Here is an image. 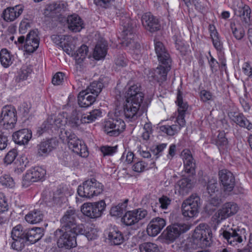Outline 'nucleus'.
<instances>
[{
  "label": "nucleus",
  "instance_id": "a878e982",
  "mask_svg": "<svg viewBox=\"0 0 252 252\" xmlns=\"http://www.w3.org/2000/svg\"><path fill=\"white\" fill-rule=\"evenodd\" d=\"M148 215L146 210L139 208L126 213L122 218V220H140L145 219Z\"/></svg>",
  "mask_w": 252,
  "mask_h": 252
},
{
  "label": "nucleus",
  "instance_id": "7ed1b4c3",
  "mask_svg": "<svg viewBox=\"0 0 252 252\" xmlns=\"http://www.w3.org/2000/svg\"><path fill=\"white\" fill-rule=\"evenodd\" d=\"M120 23L123 27L121 34L123 45L129 47L132 50L135 49L136 54H138V50L140 48V45L134 41V35L133 33L132 20L128 17H124L121 19Z\"/></svg>",
  "mask_w": 252,
  "mask_h": 252
},
{
  "label": "nucleus",
  "instance_id": "473e14b6",
  "mask_svg": "<svg viewBox=\"0 0 252 252\" xmlns=\"http://www.w3.org/2000/svg\"><path fill=\"white\" fill-rule=\"evenodd\" d=\"M223 237L227 240V242L231 245L235 246L238 243L242 242V238L236 232L235 230H233L231 232L227 231H224L223 232Z\"/></svg>",
  "mask_w": 252,
  "mask_h": 252
},
{
  "label": "nucleus",
  "instance_id": "cd10ccee",
  "mask_svg": "<svg viewBox=\"0 0 252 252\" xmlns=\"http://www.w3.org/2000/svg\"><path fill=\"white\" fill-rule=\"evenodd\" d=\"M191 187V180L188 178H183L176 185L175 193L178 192L179 194L184 195L189 192Z\"/></svg>",
  "mask_w": 252,
  "mask_h": 252
},
{
  "label": "nucleus",
  "instance_id": "09e8293b",
  "mask_svg": "<svg viewBox=\"0 0 252 252\" xmlns=\"http://www.w3.org/2000/svg\"><path fill=\"white\" fill-rule=\"evenodd\" d=\"M173 39L175 41V47L177 50H179L182 54H185L188 48L185 41L180 37L177 36H174Z\"/></svg>",
  "mask_w": 252,
  "mask_h": 252
},
{
  "label": "nucleus",
  "instance_id": "5fc2aeb1",
  "mask_svg": "<svg viewBox=\"0 0 252 252\" xmlns=\"http://www.w3.org/2000/svg\"><path fill=\"white\" fill-rule=\"evenodd\" d=\"M117 146H103L100 148V151L104 156H112L117 152Z\"/></svg>",
  "mask_w": 252,
  "mask_h": 252
},
{
  "label": "nucleus",
  "instance_id": "0e129e2a",
  "mask_svg": "<svg viewBox=\"0 0 252 252\" xmlns=\"http://www.w3.org/2000/svg\"><path fill=\"white\" fill-rule=\"evenodd\" d=\"M115 0H94V3L98 6L107 8L109 7Z\"/></svg>",
  "mask_w": 252,
  "mask_h": 252
},
{
  "label": "nucleus",
  "instance_id": "58836bf2",
  "mask_svg": "<svg viewBox=\"0 0 252 252\" xmlns=\"http://www.w3.org/2000/svg\"><path fill=\"white\" fill-rule=\"evenodd\" d=\"M103 87V85L101 81H94L91 83L85 91L87 92H88L89 94L90 93L93 94V95L96 97L101 92Z\"/></svg>",
  "mask_w": 252,
  "mask_h": 252
},
{
  "label": "nucleus",
  "instance_id": "2f4dec72",
  "mask_svg": "<svg viewBox=\"0 0 252 252\" xmlns=\"http://www.w3.org/2000/svg\"><path fill=\"white\" fill-rule=\"evenodd\" d=\"M54 148L51 140L42 141L37 146V154L39 156H46Z\"/></svg>",
  "mask_w": 252,
  "mask_h": 252
},
{
  "label": "nucleus",
  "instance_id": "052dcab7",
  "mask_svg": "<svg viewBox=\"0 0 252 252\" xmlns=\"http://www.w3.org/2000/svg\"><path fill=\"white\" fill-rule=\"evenodd\" d=\"M31 27V22L28 19H23L20 23L19 26V32L24 34Z\"/></svg>",
  "mask_w": 252,
  "mask_h": 252
},
{
  "label": "nucleus",
  "instance_id": "4c0bfd02",
  "mask_svg": "<svg viewBox=\"0 0 252 252\" xmlns=\"http://www.w3.org/2000/svg\"><path fill=\"white\" fill-rule=\"evenodd\" d=\"M173 247L177 252H188L191 248V241L189 239L180 240Z\"/></svg>",
  "mask_w": 252,
  "mask_h": 252
},
{
  "label": "nucleus",
  "instance_id": "393cba45",
  "mask_svg": "<svg viewBox=\"0 0 252 252\" xmlns=\"http://www.w3.org/2000/svg\"><path fill=\"white\" fill-rule=\"evenodd\" d=\"M155 49L159 62L161 63L168 64L171 63L169 54L167 52L163 44L160 41L155 43Z\"/></svg>",
  "mask_w": 252,
  "mask_h": 252
},
{
  "label": "nucleus",
  "instance_id": "4be33fe9",
  "mask_svg": "<svg viewBox=\"0 0 252 252\" xmlns=\"http://www.w3.org/2000/svg\"><path fill=\"white\" fill-rule=\"evenodd\" d=\"M23 10L24 8L22 5H16L13 7H8L3 10L2 17L6 22H12L22 13Z\"/></svg>",
  "mask_w": 252,
  "mask_h": 252
},
{
  "label": "nucleus",
  "instance_id": "bb28decb",
  "mask_svg": "<svg viewBox=\"0 0 252 252\" xmlns=\"http://www.w3.org/2000/svg\"><path fill=\"white\" fill-rule=\"evenodd\" d=\"M107 53V43L104 40L98 42L94 50L93 57L97 61L104 59Z\"/></svg>",
  "mask_w": 252,
  "mask_h": 252
},
{
  "label": "nucleus",
  "instance_id": "72a5a7b5",
  "mask_svg": "<svg viewBox=\"0 0 252 252\" xmlns=\"http://www.w3.org/2000/svg\"><path fill=\"white\" fill-rule=\"evenodd\" d=\"M209 31L214 47L217 50H220L222 46V43L215 26L210 25Z\"/></svg>",
  "mask_w": 252,
  "mask_h": 252
},
{
  "label": "nucleus",
  "instance_id": "e433bc0d",
  "mask_svg": "<svg viewBox=\"0 0 252 252\" xmlns=\"http://www.w3.org/2000/svg\"><path fill=\"white\" fill-rule=\"evenodd\" d=\"M32 69L31 65H24L18 72L16 78V81L20 82L27 79L28 77L31 74Z\"/></svg>",
  "mask_w": 252,
  "mask_h": 252
},
{
  "label": "nucleus",
  "instance_id": "603ef678",
  "mask_svg": "<svg viewBox=\"0 0 252 252\" xmlns=\"http://www.w3.org/2000/svg\"><path fill=\"white\" fill-rule=\"evenodd\" d=\"M217 185V181L216 178L212 177L209 179L207 189L210 196H212L213 194H215L216 191H218Z\"/></svg>",
  "mask_w": 252,
  "mask_h": 252
},
{
  "label": "nucleus",
  "instance_id": "aec40b11",
  "mask_svg": "<svg viewBox=\"0 0 252 252\" xmlns=\"http://www.w3.org/2000/svg\"><path fill=\"white\" fill-rule=\"evenodd\" d=\"M141 21L143 27L151 32H154L159 29L160 26L158 19L150 13H146L143 15Z\"/></svg>",
  "mask_w": 252,
  "mask_h": 252
},
{
  "label": "nucleus",
  "instance_id": "f257e3e1",
  "mask_svg": "<svg viewBox=\"0 0 252 252\" xmlns=\"http://www.w3.org/2000/svg\"><path fill=\"white\" fill-rule=\"evenodd\" d=\"M178 106L176 122L178 125H164L160 126V129L168 135L173 136L177 134L186 125L185 115L188 109L187 103L184 101L182 94L178 91L175 101Z\"/></svg>",
  "mask_w": 252,
  "mask_h": 252
},
{
  "label": "nucleus",
  "instance_id": "9d476101",
  "mask_svg": "<svg viewBox=\"0 0 252 252\" xmlns=\"http://www.w3.org/2000/svg\"><path fill=\"white\" fill-rule=\"evenodd\" d=\"M212 233L209 227L205 223L200 224L194 230L193 237L198 241V243L203 247L209 246L210 244Z\"/></svg>",
  "mask_w": 252,
  "mask_h": 252
},
{
  "label": "nucleus",
  "instance_id": "1a4fd4ad",
  "mask_svg": "<svg viewBox=\"0 0 252 252\" xmlns=\"http://www.w3.org/2000/svg\"><path fill=\"white\" fill-rule=\"evenodd\" d=\"M105 207L106 204L104 201L100 200L94 203H84L81 207V211L84 215L92 219H95L101 216Z\"/></svg>",
  "mask_w": 252,
  "mask_h": 252
},
{
  "label": "nucleus",
  "instance_id": "6e6d98bb",
  "mask_svg": "<svg viewBox=\"0 0 252 252\" xmlns=\"http://www.w3.org/2000/svg\"><path fill=\"white\" fill-rule=\"evenodd\" d=\"M128 61L124 54L118 55L115 60V63L117 67H123L127 65Z\"/></svg>",
  "mask_w": 252,
  "mask_h": 252
},
{
  "label": "nucleus",
  "instance_id": "a211bd4d",
  "mask_svg": "<svg viewBox=\"0 0 252 252\" xmlns=\"http://www.w3.org/2000/svg\"><path fill=\"white\" fill-rule=\"evenodd\" d=\"M125 100L143 102L144 94L141 92L140 86L134 84L128 87L125 94Z\"/></svg>",
  "mask_w": 252,
  "mask_h": 252
},
{
  "label": "nucleus",
  "instance_id": "c9c22d12",
  "mask_svg": "<svg viewBox=\"0 0 252 252\" xmlns=\"http://www.w3.org/2000/svg\"><path fill=\"white\" fill-rule=\"evenodd\" d=\"M128 200L125 199L123 202L119 203L117 205L112 207L110 211V214L111 216L118 217L122 216L123 211L126 209Z\"/></svg>",
  "mask_w": 252,
  "mask_h": 252
},
{
  "label": "nucleus",
  "instance_id": "e2e57ef3",
  "mask_svg": "<svg viewBox=\"0 0 252 252\" xmlns=\"http://www.w3.org/2000/svg\"><path fill=\"white\" fill-rule=\"evenodd\" d=\"M8 136L0 130V150L6 148L8 143Z\"/></svg>",
  "mask_w": 252,
  "mask_h": 252
},
{
  "label": "nucleus",
  "instance_id": "b1692460",
  "mask_svg": "<svg viewBox=\"0 0 252 252\" xmlns=\"http://www.w3.org/2000/svg\"><path fill=\"white\" fill-rule=\"evenodd\" d=\"M43 235V229L40 227L29 229L25 233L27 245L32 244L39 240Z\"/></svg>",
  "mask_w": 252,
  "mask_h": 252
},
{
  "label": "nucleus",
  "instance_id": "0eeeda50",
  "mask_svg": "<svg viewBox=\"0 0 252 252\" xmlns=\"http://www.w3.org/2000/svg\"><path fill=\"white\" fill-rule=\"evenodd\" d=\"M66 36L63 35L54 34L51 36L53 41L61 47L62 49L67 54L70 55L73 58L75 61L76 69L75 71L77 74L78 61L77 57L78 56V52L79 51V47H76L73 44H65L64 42L65 40Z\"/></svg>",
  "mask_w": 252,
  "mask_h": 252
},
{
  "label": "nucleus",
  "instance_id": "49530a36",
  "mask_svg": "<svg viewBox=\"0 0 252 252\" xmlns=\"http://www.w3.org/2000/svg\"><path fill=\"white\" fill-rule=\"evenodd\" d=\"M0 184L7 188H12L15 186V182L10 175L4 174L0 176Z\"/></svg>",
  "mask_w": 252,
  "mask_h": 252
},
{
  "label": "nucleus",
  "instance_id": "a18cd8bd",
  "mask_svg": "<svg viewBox=\"0 0 252 252\" xmlns=\"http://www.w3.org/2000/svg\"><path fill=\"white\" fill-rule=\"evenodd\" d=\"M44 215L39 210L30 212L25 217V220H42Z\"/></svg>",
  "mask_w": 252,
  "mask_h": 252
},
{
  "label": "nucleus",
  "instance_id": "f03ea898",
  "mask_svg": "<svg viewBox=\"0 0 252 252\" xmlns=\"http://www.w3.org/2000/svg\"><path fill=\"white\" fill-rule=\"evenodd\" d=\"M74 221H63L61 230H59L61 235L57 240V245L60 248L70 249L77 246L76 237L78 228Z\"/></svg>",
  "mask_w": 252,
  "mask_h": 252
},
{
  "label": "nucleus",
  "instance_id": "412c9836",
  "mask_svg": "<svg viewBox=\"0 0 252 252\" xmlns=\"http://www.w3.org/2000/svg\"><path fill=\"white\" fill-rule=\"evenodd\" d=\"M12 138L14 142L17 144H27L32 138V132L30 129L24 128L14 132Z\"/></svg>",
  "mask_w": 252,
  "mask_h": 252
},
{
  "label": "nucleus",
  "instance_id": "2eb2a0df",
  "mask_svg": "<svg viewBox=\"0 0 252 252\" xmlns=\"http://www.w3.org/2000/svg\"><path fill=\"white\" fill-rule=\"evenodd\" d=\"M219 177L224 191L227 192L231 191L235 185V179L232 173L226 169H222L219 172Z\"/></svg>",
  "mask_w": 252,
  "mask_h": 252
},
{
  "label": "nucleus",
  "instance_id": "13d9d810",
  "mask_svg": "<svg viewBox=\"0 0 252 252\" xmlns=\"http://www.w3.org/2000/svg\"><path fill=\"white\" fill-rule=\"evenodd\" d=\"M17 156V152L15 149L9 151L6 155L4 158V162L7 164H11Z\"/></svg>",
  "mask_w": 252,
  "mask_h": 252
},
{
  "label": "nucleus",
  "instance_id": "79ce46f5",
  "mask_svg": "<svg viewBox=\"0 0 252 252\" xmlns=\"http://www.w3.org/2000/svg\"><path fill=\"white\" fill-rule=\"evenodd\" d=\"M67 23L70 30L75 32L78 31L79 18L77 14L69 15L67 18Z\"/></svg>",
  "mask_w": 252,
  "mask_h": 252
},
{
  "label": "nucleus",
  "instance_id": "37998d69",
  "mask_svg": "<svg viewBox=\"0 0 252 252\" xmlns=\"http://www.w3.org/2000/svg\"><path fill=\"white\" fill-rule=\"evenodd\" d=\"M140 252H160L158 246L153 243H144L139 245Z\"/></svg>",
  "mask_w": 252,
  "mask_h": 252
},
{
  "label": "nucleus",
  "instance_id": "c03bdc74",
  "mask_svg": "<svg viewBox=\"0 0 252 252\" xmlns=\"http://www.w3.org/2000/svg\"><path fill=\"white\" fill-rule=\"evenodd\" d=\"M78 141L79 139L74 134H71L68 136V145L69 149H70L73 152L78 154Z\"/></svg>",
  "mask_w": 252,
  "mask_h": 252
},
{
  "label": "nucleus",
  "instance_id": "774afa93",
  "mask_svg": "<svg viewBox=\"0 0 252 252\" xmlns=\"http://www.w3.org/2000/svg\"><path fill=\"white\" fill-rule=\"evenodd\" d=\"M158 200L160 205V207L162 209H166L171 203V199L166 196H162Z\"/></svg>",
  "mask_w": 252,
  "mask_h": 252
},
{
  "label": "nucleus",
  "instance_id": "ddd939ff",
  "mask_svg": "<svg viewBox=\"0 0 252 252\" xmlns=\"http://www.w3.org/2000/svg\"><path fill=\"white\" fill-rule=\"evenodd\" d=\"M239 210L238 205L233 202L225 203L215 215V220H222L235 214Z\"/></svg>",
  "mask_w": 252,
  "mask_h": 252
},
{
  "label": "nucleus",
  "instance_id": "c85d7f7f",
  "mask_svg": "<svg viewBox=\"0 0 252 252\" xmlns=\"http://www.w3.org/2000/svg\"><path fill=\"white\" fill-rule=\"evenodd\" d=\"M166 221H150L147 227V232L149 236L155 237L160 233L165 226Z\"/></svg>",
  "mask_w": 252,
  "mask_h": 252
},
{
  "label": "nucleus",
  "instance_id": "ea45409f",
  "mask_svg": "<svg viewBox=\"0 0 252 252\" xmlns=\"http://www.w3.org/2000/svg\"><path fill=\"white\" fill-rule=\"evenodd\" d=\"M91 184H92V181L87 180L83 183L82 186H80V196L86 198L93 197Z\"/></svg>",
  "mask_w": 252,
  "mask_h": 252
},
{
  "label": "nucleus",
  "instance_id": "f3484780",
  "mask_svg": "<svg viewBox=\"0 0 252 252\" xmlns=\"http://www.w3.org/2000/svg\"><path fill=\"white\" fill-rule=\"evenodd\" d=\"M39 44V38L38 31L34 30L30 31L27 35L25 40L24 48L27 52L32 53L38 47Z\"/></svg>",
  "mask_w": 252,
  "mask_h": 252
},
{
  "label": "nucleus",
  "instance_id": "8fccbe9b",
  "mask_svg": "<svg viewBox=\"0 0 252 252\" xmlns=\"http://www.w3.org/2000/svg\"><path fill=\"white\" fill-rule=\"evenodd\" d=\"M92 184L91 186V191L93 196H97L103 190V186L102 184L97 182L95 179H91Z\"/></svg>",
  "mask_w": 252,
  "mask_h": 252
},
{
  "label": "nucleus",
  "instance_id": "864d4df0",
  "mask_svg": "<svg viewBox=\"0 0 252 252\" xmlns=\"http://www.w3.org/2000/svg\"><path fill=\"white\" fill-rule=\"evenodd\" d=\"M134 157V154L132 152L125 151L123 154L120 160L125 163L130 164L133 161Z\"/></svg>",
  "mask_w": 252,
  "mask_h": 252
},
{
  "label": "nucleus",
  "instance_id": "6e6552de",
  "mask_svg": "<svg viewBox=\"0 0 252 252\" xmlns=\"http://www.w3.org/2000/svg\"><path fill=\"white\" fill-rule=\"evenodd\" d=\"M17 111L12 105H6L2 109L0 125L7 129L13 128L17 121Z\"/></svg>",
  "mask_w": 252,
  "mask_h": 252
},
{
  "label": "nucleus",
  "instance_id": "a19ab883",
  "mask_svg": "<svg viewBox=\"0 0 252 252\" xmlns=\"http://www.w3.org/2000/svg\"><path fill=\"white\" fill-rule=\"evenodd\" d=\"M232 32L234 37L238 40H242L245 35L243 27L239 24L231 25Z\"/></svg>",
  "mask_w": 252,
  "mask_h": 252
},
{
  "label": "nucleus",
  "instance_id": "f704fd0d",
  "mask_svg": "<svg viewBox=\"0 0 252 252\" xmlns=\"http://www.w3.org/2000/svg\"><path fill=\"white\" fill-rule=\"evenodd\" d=\"M101 117V112L100 110L94 109L88 113L82 115L80 121L82 123H90Z\"/></svg>",
  "mask_w": 252,
  "mask_h": 252
},
{
  "label": "nucleus",
  "instance_id": "3c124183",
  "mask_svg": "<svg viewBox=\"0 0 252 252\" xmlns=\"http://www.w3.org/2000/svg\"><path fill=\"white\" fill-rule=\"evenodd\" d=\"M25 233L23 231L22 225H17L13 228L11 231V238L17 239L25 238Z\"/></svg>",
  "mask_w": 252,
  "mask_h": 252
},
{
  "label": "nucleus",
  "instance_id": "6ab92c4d",
  "mask_svg": "<svg viewBox=\"0 0 252 252\" xmlns=\"http://www.w3.org/2000/svg\"><path fill=\"white\" fill-rule=\"evenodd\" d=\"M183 160L185 172L193 175L195 174V164L191 152L188 149L184 150L181 154Z\"/></svg>",
  "mask_w": 252,
  "mask_h": 252
},
{
  "label": "nucleus",
  "instance_id": "7c9ffc66",
  "mask_svg": "<svg viewBox=\"0 0 252 252\" xmlns=\"http://www.w3.org/2000/svg\"><path fill=\"white\" fill-rule=\"evenodd\" d=\"M14 61V57L5 48L2 49L0 52V62L2 66L7 68Z\"/></svg>",
  "mask_w": 252,
  "mask_h": 252
},
{
  "label": "nucleus",
  "instance_id": "de8ad7c7",
  "mask_svg": "<svg viewBox=\"0 0 252 252\" xmlns=\"http://www.w3.org/2000/svg\"><path fill=\"white\" fill-rule=\"evenodd\" d=\"M27 245L25 238L12 239L11 247L12 249L17 251H21L25 246Z\"/></svg>",
  "mask_w": 252,
  "mask_h": 252
},
{
  "label": "nucleus",
  "instance_id": "9b49d317",
  "mask_svg": "<svg viewBox=\"0 0 252 252\" xmlns=\"http://www.w3.org/2000/svg\"><path fill=\"white\" fill-rule=\"evenodd\" d=\"M142 102L125 100L123 103V112L125 117L130 121L136 120L140 115L139 111Z\"/></svg>",
  "mask_w": 252,
  "mask_h": 252
},
{
  "label": "nucleus",
  "instance_id": "c756f323",
  "mask_svg": "<svg viewBox=\"0 0 252 252\" xmlns=\"http://www.w3.org/2000/svg\"><path fill=\"white\" fill-rule=\"evenodd\" d=\"M96 97L89 94V92L82 90L80 92V107L86 108L92 105L95 101Z\"/></svg>",
  "mask_w": 252,
  "mask_h": 252
},
{
  "label": "nucleus",
  "instance_id": "4468645a",
  "mask_svg": "<svg viewBox=\"0 0 252 252\" xmlns=\"http://www.w3.org/2000/svg\"><path fill=\"white\" fill-rule=\"evenodd\" d=\"M170 63H161L155 69L149 72V78H152L159 84L165 82L167 79V73L170 69Z\"/></svg>",
  "mask_w": 252,
  "mask_h": 252
},
{
  "label": "nucleus",
  "instance_id": "20e7f679",
  "mask_svg": "<svg viewBox=\"0 0 252 252\" xmlns=\"http://www.w3.org/2000/svg\"><path fill=\"white\" fill-rule=\"evenodd\" d=\"M192 224L189 221H177L168 226L162 234L163 238L167 243H172L177 239L181 234L188 231Z\"/></svg>",
  "mask_w": 252,
  "mask_h": 252
},
{
  "label": "nucleus",
  "instance_id": "69168bd1",
  "mask_svg": "<svg viewBox=\"0 0 252 252\" xmlns=\"http://www.w3.org/2000/svg\"><path fill=\"white\" fill-rule=\"evenodd\" d=\"M241 12L242 13L241 16H243L244 20L245 23H248L250 21L251 9L248 6H245L241 9Z\"/></svg>",
  "mask_w": 252,
  "mask_h": 252
},
{
  "label": "nucleus",
  "instance_id": "338daca9",
  "mask_svg": "<svg viewBox=\"0 0 252 252\" xmlns=\"http://www.w3.org/2000/svg\"><path fill=\"white\" fill-rule=\"evenodd\" d=\"M127 227V230L128 231L135 230L138 229L141 226V224L139 221H123Z\"/></svg>",
  "mask_w": 252,
  "mask_h": 252
},
{
  "label": "nucleus",
  "instance_id": "5701e85b",
  "mask_svg": "<svg viewBox=\"0 0 252 252\" xmlns=\"http://www.w3.org/2000/svg\"><path fill=\"white\" fill-rule=\"evenodd\" d=\"M83 226V228L80 226V234L85 235L88 240H94L99 236V229L90 221H87Z\"/></svg>",
  "mask_w": 252,
  "mask_h": 252
},
{
  "label": "nucleus",
  "instance_id": "39448f33",
  "mask_svg": "<svg viewBox=\"0 0 252 252\" xmlns=\"http://www.w3.org/2000/svg\"><path fill=\"white\" fill-rule=\"evenodd\" d=\"M125 122L121 119L109 118L102 123V130L109 136H119L125 129Z\"/></svg>",
  "mask_w": 252,
  "mask_h": 252
},
{
  "label": "nucleus",
  "instance_id": "dca6fc26",
  "mask_svg": "<svg viewBox=\"0 0 252 252\" xmlns=\"http://www.w3.org/2000/svg\"><path fill=\"white\" fill-rule=\"evenodd\" d=\"M104 235L111 245H119L124 241L123 234L115 226L108 227L104 231Z\"/></svg>",
  "mask_w": 252,
  "mask_h": 252
},
{
  "label": "nucleus",
  "instance_id": "f8f14e48",
  "mask_svg": "<svg viewBox=\"0 0 252 252\" xmlns=\"http://www.w3.org/2000/svg\"><path fill=\"white\" fill-rule=\"evenodd\" d=\"M46 174L45 170L39 166L35 167L27 171L23 177L22 185L27 188L32 183L43 179Z\"/></svg>",
  "mask_w": 252,
  "mask_h": 252
},
{
  "label": "nucleus",
  "instance_id": "680f3d73",
  "mask_svg": "<svg viewBox=\"0 0 252 252\" xmlns=\"http://www.w3.org/2000/svg\"><path fill=\"white\" fill-rule=\"evenodd\" d=\"M56 6V2L50 3L46 8V14L49 15L50 16H54L55 15L57 14Z\"/></svg>",
  "mask_w": 252,
  "mask_h": 252
},
{
  "label": "nucleus",
  "instance_id": "4d7b16f0",
  "mask_svg": "<svg viewBox=\"0 0 252 252\" xmlns=\"http://www.w3.org/2000/svg\"><path fill=\"white\" fill-rule=\"evenodd\" d=\"M147 167V164L142 160L136 162L132 166V170L136 172H143Z\"/></svg>",
  "mask_w": 252,
  "mask_h": 252
},
{
  "label": "nucleus",
  "instance_id": "bf43d9fd",
  "mask_svg": "<svg viewBox=\"0 0 252 252\" xmlns=\"http://www.w3.org/2000/svg\"><path fill=\"white\" fill-rule=\"evenodd\" d=\"M77 215L73 209H69L66 211L64 215L62 218V220H72L76 219Z\"/></svg>",
  "mask_w": 252,
  "mask_h": 252
},
{
  "label": "nucleus",
  "instance_id": "423d86ee",
  "mask_svg": "<svg viewBox=\"0 0 252 252\" xmlns=\"http://www.w3.org/2000/svg\"><path fill=\"white\" fill-rule=\"evenodd\" d=\"M200 198L195 194H192L185 200L182 205L183 215L185 217L193 218L198 213Z\"/></svg>",
  "mask_w": 252,
  "mask_h": 252
}]
</instances>
